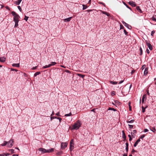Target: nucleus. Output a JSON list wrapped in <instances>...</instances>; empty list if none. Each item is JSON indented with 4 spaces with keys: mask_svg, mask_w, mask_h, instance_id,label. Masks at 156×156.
I'll return each mask as SVG.
<instances>
[{
    "mask_svg": "<svg viewBox=\"0 0 156 156\" xmlns=\"http://www.w3.org/2000/svg\"><path fill=\"white\" fill-rule=\"evenodd\" d=\"M81 125L80 121L79 120H77L73 125V129H79Z\"/></svg>",
    "mask_w": 156,
    "mask_h": 156,
    "instance_id": "obj_1",
    "label": "nucleus"
},
{
    "mask_svg": "<svg viewBox=\"0 0 156 156\" xmlns=\"http://www.w3.org/2000/svg\"><path fill=\"white\" fill-rule=\"evenodd\" d=\"M11 14L13 16H14L13 21L14 22H19V19L20 18V16L19 15L14 11H12L11 12Z\"/></svg>",
    "mask_w": 156,
    "mask_h": 156,
    "instance_id": "obj_2",
    "label": "nucleus"
},
{
    "mask_svg": "<svg viewBox=\"0 0 156 156\" xmlns=\"http://www.w3.org/2000/svg\"><path fill=\"white\" fill-rule=\"evenodd\" d=\"M145 42L147 45L148 46L150 50H152L153 49V48L151 44L149 42V41L147 40L145 41Z\"/></svg>",
    "mask_w": 156,
    "mask_h": 156,
    "instance_id": "obj_3",
    "label": "nucleus"
},
{
    "mask_svg": "<svg viewBox=\"0 0 156 156\" xmlns=\"http://www.w3.org/2000/svg\"><path fill=\"white\" fill-rule=\"evenodd\" d=\"M68 143L66 142H62L61 144V148L62 149H64L67 146Z\"/></svg>",
    "mask_w": 156,
    "mask_h": 156,
    "instance_id": "obj_4",
    "label": "nucleus"
},
{
    "mask_svg": "<svg viewBox=\"0 0 156 156\" xmlns=\"http://www.w3.org/2000/svg\"><path fill=\"white\" fill-rule=\"evenodd\" d=\"M14 141L12 139H11L8 142L7 146L9 147H11Z\"/></svg>",
    "mask_w": 156,
    "mask_h": 156,
    "instance_id": "obj_5",
    "label": "nucleus"
},
{
    "mask_svg": "<svg viewBox=\"0 0 156 156\" xmlns=\"http://www.w3.org/2000/svg\"><path fill=\"white\" fill-rule=\"evenodd\" d=\"M122 23L125 26H126L127 28H128L129 29H131L132 27L131 26L129 25L128 24L126 23L124 21H122Z\"/></svg>",
    "mask_w": 156,
    "mask_h": 156,
    "instance_id": "obj_6",
    "label": "nucleus"
},
{
    "mask_svg": "<svg viewBox=\"0 0 156 156\" xmlns=\"http://www.w3.org/2000/svg\"><path fill=\"white\" fill-rule=\"evenodd\" d=\"M128 3L129 4V5H131L133 7H135L136 5V3H135V2H134L133 1H131L130 2H128Z\"/></svg>",
    "mask_w": 156,
    "mask_h": 156,
    "instance_id": "obj_7",
    "label": "nucleus"
},
{
    "mask_svg": "<svg viewBox=\"0 0 156 156\" xmlns=\"http://www.w3.org/2000/svg\"><path fill=\"white\" fill-rule=\"evenodd\" d=\"M115 104L114 103H112V104L114 105H115L116 106H117L119 105H120V102L119 101L117 100H115Z\"/></svg>",
    "mask_w": 156,
    "mask_h": 156,
    "instance_id": "obj_8",
    "label": "nucleus"
},
{
    "mask_svg": "<svg viewBox=\"0 0 156 156\" xmlns=\"http://www.w3.org/2000/svg\"><path fill=\"white\" fill-rule=\"evenodd\" d=\"M39 150L42 152L43 153H47V150L43 148H39Z\"/></svg>",
    "mask_w": 156,
    "mask_h": 156,
    "instance_id": "obj_9",
    "label": "nucleus"
},
{
    "mask_svg": "<svg viewBox=\"0 0 156 156\" xmlns=\"http://www.w3.org/2000/svg\"><path fill=\"white\" fill-rule=\"evenodd\" d=\"M148 73V68L147 67L145 68V70L144 73V75L146 76Z\"/></svg>",
    "mask_w": 156,
    "mask_h": 156,
    "instance_id": "obj_10",
    "label": "nucleus"
},
{
    "mask_svg": "<svg viewBox=\"0 0 156 156\" xmlns=\"http://www.w3.org/2000/svg\"><path fill=\"white\" fill-rule=\"evenodd\" d=\"M146 98H147L146 94H144L142 97V103H144V99H146Z\"/></svg>",
    "mask_w": 156,
    "mask_h": 156,
    "instance_id": "obj_11",
    "label": "nucleus"
},
{
    "mask_svg": "<svg viewBox=\"0 0 156 156\" xmlns=\"http://www.w3.org/2000/svg\"><path fill=\"white\" fill-rule=\"evenodd\" d=\"M100 11L102 13L106 15L107 16H110V14L109 13L102 10H100Z\"/></svg>",
    "mask_w": 156,
    "mask_h": 156,
    "instance_id": "obj_12",
    "label": "nucleus"
},
{
    "mask_svg": "<svg viewBox=\"0 0 156 156\" xmlns=\"http://www.w3.org/2000/svg\"><path fill=\"white\" fill-rule=\"evenodd\" d=\"M6 60V58L4 57L0 58V62H4Z\"/></svg>",
    "mask_w": 156,
    "mask_h": 156,
    "instance_id": "obj_13",
    "label": "nucleus"
},
{
    "mask_svg": "<svg viewBox=\"0 0 156 156\" xmlns=\"http://www.w3.org/2000/svg\"><path fill=\"white\" fill-rule=\"evenodd\" d=\"M122 137L125 140L126 139V136L125 133L124 131L122 130Z\"/></svg>",
    "mask_w": 156,
    "mask_h": 156,
    "instance_id": "obj_14",
    "label": "nucleus"
},
{
    "mask_svg": "<svg viewBox=\"0 0 156 156\" xmlns=\"http://www.w3.org/2000/svg\"><path fill=\"white\" fill-rule=\"evenodd\" d=\"M140 141V139H138L134 143V147H136L137 146V145L138 144L139 142Z\"/></svg>",
    "mask_w": 156,
    "mask_h": 156,
    "instance_id": "obj_15",
    "label": "nucleus"
},
{
    "mask_svg": "<svg viewBox=\"0 0 156 156\" xmlns=\"http://www.w3.org/2000/svg\"><path fill=\"white\" fill-rule=\"evenodd\" d=\"M72 18V17H70L67 18L65 19H64V21L65 22H69L71 20Z\"/></svg>",
    "mask_w": 156,
    "mask_h": 156,
    "instance_id": "obj_16",
    "label": "nucleus"
},
{
    "mask_svg": "<svg viewBox=\"0 0 156 156\" xmlns=\"http://www.w3.org/2000/svg\"><path fill=\"white\" fill-rule=\"evenodd\" d=\"M148 106L146 105L145 108L143 106H142V112L143 113L145 112V109Z\"/></svg>",
    "mask_w": 156,
    "mask_h": 156,
    "instance_id": "obj_17",
    "label": "nucleus"
},
{
    "mask_svg": "<svg viewBox=\"0 0 156 156\" xmlns=\"http://www.w3.org/2000/svg\"><path fill=\"white\" fill-rule=\"evenodd\" d=\"M136 9L137 11H138L140 12V13H142V12L141 9L140 8V7L139 6H137L136 7Z\"/></svg>",
    "mask_w": 156,
    "mask_h": 156,
    "instance_id": "obj_18",
    "label": "nucleus"
},
{
    "mask_svg": "<svg viewBox=\"0 0 156 156\" xmlns=\"http://www.w3.org/2000/svg\"><path fill=\"white\" fill-rule=\"evenodd\" d=\"M74 145H70L69 149L71 151H72L74 149Z\"/></svg>",
    "mask_w": 156,
    "mask_h": 156,
    "instance_id": "obj_19",
    "label": "nucleus"
},
{
    "mask_svg": "<svg viewBox=\"0 0 156 156\" xmlns=\"http://www.w3.org/2000/svg\"><path fill=\"white\" fill-rule=\"evenodd\" d=\"M54 151V149L53 148H52L49 149H48L47 150V153H50L51 152H53Z\"/></svg>",
    "mask_w": 156,
    "mask_h": 156,
    "instance_id": "obj_20",
    "label": "nucleus"
},
{
    "mask_svg": "<svg viewBox=\"0 0 156 156\" xmlns=\"http://www.w3.org/2000/svg\"><path fill=\"white\" fill-rule=\"evenodd\" d=\"M12 66H13L18 67L20 66V64H19V63H18V64L14 63L12 65Z\"/></svg>",
    "mask_w": 156,
    "mask_h": 156,
    "instance_id": "obj_21",
    "label": "nucleus"
},
{
    "mask_svg": "<svg viewBox=\"0 0 156 156\" xmlns=\"http://www.w3.org/2000/svg\"><path fill=\"white\" fill-rule=\"evenodd\" d=\"M51 66V65H50V64H49L48 65H45V66H44L43 68L44 69H46L48 68H49Z\"/></svg>",
    "mask_w": 156,
    "mask_h": 156,
    "instance_id": "obj_22",
    "label": "nucleus"
},
{
    "mask_svg": "<svg viewBox=\"0 0 156 156\" xmlns=\"http://www.w3.org/2000/svg\"><path fill=\"white\" fill-rule=\"evenodd\" d=\"M4 143L3 144H1L2 146H5L6 145H7L8 143V142L6 141H4Z\"/></svg>",
    "mask_w": 156,
    "mask_h": 156,
    "instance_id": "obj_23",
    "label": "nucleus"
},
{
    "mask_svg": "<svg viewBox=\"0 0 156 156\" xmlns=\"http://www.w3.org/2000/svg\"><path fill=\"white\" fill-rule=\"evenodd\" d=\"M113 110L114 112L116 111H117V110L116 109H115L113 108H110V107H109L108 110Z\"/></svg>",
    "mask_w": 156,
    "mask_h": 156,
    "instance_id": "obj_24",
    "label": "nucleus"
},
{
    "mask_svg": "<svg viewBox=\"0 0 156 156\" xmlns=\"http://www.w3.org/2000/svg\"><path fill=\"white\" fill-rule=\"evenodd\" d=\"M134 122V119H132L130 121L127 120L126 121V122L127 123H133V122Z\"/></svg>",
    "mask_w": 156,
    "mask_h": 156,
    "instance_id": "obj_25",
    "label": "nucleus"
},
{
    "mask_svg": "<svg viewBox=\"0 0 156 156\" xmlns=\"http://www.w3.org/2000/svg\"><path fill=\"white\" fill-rule=\"evenodd\" d=\"M136 130H133V132H131V134L132 136H133V135H134L135 133H136Z\"/></svg>",
    "mask_w": 156,
    "mask_h": 156,
    "instance_id": "obj_26",
    "label": "nucleus"
},
{
    "mask_svg": "<svg viewBox=\"0 0 156 156\" xmlns=\"http://www.w3.org/2000/svg\"><path fill=\"white\" fill-rule=\"evenodd\" d=\"M77 75L79 76L82 77V78H83V77L85 76L84 75H83L80 74H77Z\"/></svg>",
    "mask_w": 156,
    "mask_h": 156,
    "instance_id": "obj_27",
    "label": "nucleus"
},
{
    "mask_svg": "<svg viewBox=\"0 0 156 156\" xmlns=\"http://www.w3.org/2000/svg\"><path fill=\"white\" fill-rule=\"evenodd\" d=\"M83 10H84L85 9H87V5H85L84 4H83Z\"/></svg>",
    "mask_w": 156,
    "mask_h": 156,
    "instance_id": "obj_28",
    "label": "nucleus"
},
{
    "mask_svg": "<svg viewBox=\"0 0 156 156\" xmlns=\"http://www.w3.org/2000/svg\"><path fill=\"white\" fill-rule=\"evenodd\" d=\"M41 73V72H36L35 74H34V76H36L37 75H38L40 74Z\"/></svg>",
    "mask_w": 156,
    "mask_h": 156,
    "instance_id": "obj_29",
    "label": "nucleus"
},
{
    "mask_svg": "<svg viewBox=\"0 0 156 156\" xmlns=\"http://www.w3.org/2000/svg\"><path fill=\"white\" fill-rule=\"evenodd\" d=\"M72 115V113L71 112H70L69 114H66L65 115V116H69Z\"/></svg>",
    "mask_w": 156,
    "mask_h": 156,
    "instance_id": "obj_30",
    "label": "nucleus"
},
{
    "mask_svg": "<svg viewBox=\"0 0 156 156\" xmlns=\"http://www.w3.org/2000/svg\"><path fill=\"white\" fill-rule=\"evenodd\" d=\"M123 4L128 8L129 9L131 10V8L125 2H123Z\"/></svg>",
    "mask_w": 156,
    "mask_h": 156,
    "instance_id": "obj_31",
    "label": "nucleus"
},
{
    "mask_svg": "<svg viewBox=\"0 0 156 156\" xmlns=\"http://www.w3.org/2000/svg\"><path fill=\"white\" fill-rule=\"evenodd\" d=\"M62 151H60L57 153V154L58 155H60L62 153Z\"/></svg>",
    "mask_w": 156,
    "mask_h": 156,
    "instance_id": "obj_32",
    "label": "nucleus"
},
{
    "mask_svg": "<svg viewBox=\"0 0 156 156\" xmlns=\"http://www.w3.org/2000/svg\"><path fill=\"white\" fill-rule=\"evenodd\" d=\"M110 82L111 84H116L118 83L116 82L111 81Z\"/></svg>",
    "mask_w": 156,
    "mask_h": 156,
    "instance_id": "obj_33",
    "label": "nucleus"
},
{
    "mask_svg": "<svg viewBox=\"0 0 156 156\" xmlns=\"http://www.w3.org/2000/svg\"><path fill=\"white\" fill-rule=\"evenodd\" d=\"M15 22V27H16L18 25V23L19 22Z\"/></svg>",
    "mask_w": 156,
    "mask_h": 156,
    "instance_id": "obj_34",
    "label": "nucleus"
},
{
    "mask_svg": "<svg viewBox=\"0 0 156 156\" xmlns=\"http://www.w3.org/2000/svg\"><path fill=\"white\" fill-rule=\"evenodd\" d=\"M152 19L154 21L156 22V16H153L152 18Z\"/></svg>",
    "mask_w": 156,
    "mask_h": 156,
    "instance_id": "obj_35",
    "label": "nucleus"
},
{
    "mask_svg": "<svg viewBox=\"0 0 156 156\" xmlns=\"http://www.w3.org/2000/svg\"><path fill=\"white\" fill-rule=\"evenodd\" d=\"M57 63L56 62H51V63L50 64V65H51V66H54L55 64H56Z\"/></svg>",
    "mask_w": 156,
    "mask_h": 156,
    "instance_id": "obj_36",
    "label": "nucleus"
},
{
    "mask_svg": "<svg viewBox=\"0 0 156 156\" xmlns=\"http://www.w3.org/2000/svg\"><path fill=\"white\" fill-rule=\"evenodd\" d=\"M130 104H131L130 102H129V110L130 111L131 110V109H132V107L130 106Z\"/></svg>",
    "mask_w": 156,
    "mask_h": 156,
    "instance_id": "obj_37",
    "label": "nucleus"
},
{
    "mask_svg": "<svg viewBox=\"0 0 156 156\" xmlns=\"http://www.w3.org/2000/svg\"><path fill=\"white\" fill-rule=\"evenodd\" d=\"M73 140L72 139L71 140L70 142V145H74V144L73 143Z\"/></svg>",
    "mask_w": 156,
    "mask_h": 156,
    "instance_id": "obj_38",
    "label": "nucleus"
},
{
    "mask_svg": "<svg viewBox=\"0 0 156 156\" xmlns=\"http://www.w3.org/2000/svg\"><path fill=\"white\" fill-rule=\"evenodd\" d=\"M155 32V31L154 30H153L151 31V35L152 36H153V35H154V34Z\"/></svg>",
    "mask_w": 156,
    "mask_h": 156,
    "instance_id": "obj_39",
    "label": "nucleus"
},
{
    "mask_svg": "<svg viewBox=\"0 0 156 156\" xmlns=\"http://www.w3.org/2000/svg\"><path fill=\"white\" fill-rule=\"evenodd\" d=\"M28 18H29V17L27 16H26L25 15L24 20H25L26 21H27L28 20Z\"/></svg>",
    "mask_w": 156,
    "mask_h": 156,
    "instance_id": "obj_40",
    "label": "nucleus"
},
{
    "mask_svg": "<svg viewBox=\"0 0 156 156\" xmlns=\"http://www.w3.org/2000/svg\"><path fill=\"white\" fill-rule=\"evenodd\" d=\"M128 126L130 129H131L133 128V126L130 124H128Z\"/></svg>",
    "mask_w": 156,
    "mask_h": 156,
    "instance_id": "obj_41",
    "label": "nucleus"
},
{
    "mask_svg": "<svg viewBox=\"0 0 156 156\" xmlns=\"http://www.w3.org/2000/svg\"><path fill=\"white\" fill-rule=\"evenodd\" d=\"M124 32L125 35H127L128 33L126 31L125 29L124 30Z\"/></svg>",
    "mask_w": 156,
    "mask_h": 156,
    "instance_id": "obj_42",
    "label": "nucleus"
},
{
    "mask_svg": "<svg viewBox=\"0 0 156 156\" xmlns=\"http://www.w3.org/2000/svg\"><path fill=\"white\" fill-rule=\"evenodd\" d=\"M20 3L18 1H17L15 3L17 5H19Z\"/></svg>",
    "mask_w": 156,
    "mask_h": 156,
    "instance_id": "obj_43",
    "label": "nucleus"
},
{
    "mask_svg": "<svg viewBox=\"0 0 156 156\" xmlns=\"http://www.w3.org/2000/svg\"><path fill=\"white\" fill-rule=\"evenodd\" d=\"M124 28L123 26L121 24L120 25V29H123Z\"/></svg>",
    "mask_w": 156,
    "mask_h": 156,
    "instance_id": "obj_44",
    "label": "nucleus"
},
{
    "mask_svg": "<svg viewBox=\"0 0 156 156\" xmlns=\"http://www.w3.org/2000/svg\"><path fill=\"white\" fill-rule=\"evenodd\" d=\"M145 136V135H142L140 137V139H142Z\"/></svg>",
    "mask_w": 156,
    "mask_h": 156,
    "instance_id": "obj_45",
    "label": "nucleus"
},
{
    "mask_svg": "<svg viewBox=\"0 0 156 156\" xmlns=\"http://www.w3.org/2000/svg\"><path fill=\"white\" fill-rule=\"evenodd\" d=\"M145 67H146V65H143L141 67V69H142V70H143L144 69V68Z\"/></svg>",
    "mask_w": 156,
    "mask_h": 156,
    "instance_id": "obj_46",
    "label": "nucleus"
},
{
    "mask_svg": "<svg viewBox=\"0 0 156 156\" xmlns=\"http://www.w3.org/2000/svg\"><path fill=\"white\" fill-rule=\"evenodd\" d=\"M4 154V156L5 155V156H7L9 155L10 154L9 153H3Z\"/></svg>",
    "mask_w": 156,
    "mask_h": 156,
    "instance_id": "obj_47",
    "label": "nucleus"
},
{
    "mask_svg": "<svg viewBox=\"0 0 156 156\" xmlns=\"http://www.w3.org/2000/svg\"><path fill=\"white\" fill-rule=\"evenodd\" d=\"M18 8L20 10V11H21V7L20 6H18Z\"/></svg>",
    "mask_w": 156,
    "mask_h": 156,
    "instance_id": "obj_48",
    "label": "nucleus"
},
{
    "mask_svg": "<svg viewBox=\"0 0 156 156\" xmlns=\"http://www.w3.org/2000/svg\"><path fill=\"white\" fill-rule=\"evenodd\" d=\"M56 115L58 116H61L60 115V113H59V112H57V113H56Z\"/></svg>",
    "mask_w": 156,
    "mask_h": 156,
    "instance_id": "obj_49",
    "label": "nucleus"
},
{
    "mask_svg": "<svg viewBox=\"0 0 156 156\" xmlns=\"http://www.w3.org/2000/svg\"><path fill=\"white\" fill-rule=\"evenodd\" d=\"M10 151H11V152L12 153H14V150L13 149H11L10 150Z\"/></svg>",
    "mask_w": 156,
    "mask_h": 156,
    "instance_id": "obj_50",
    "label": "nucleus"
},
{
    "mask_svg": "<svg viewBox=\"0 0 156 156\" xmlns=\"http://www.w3.org/2000/svg\"><path fill=\"white\" fill-rule=\"evenodd\" d=\"M148 131V129H144V132H147Z\"/></svg>",
    "mask_w": 156,
    "mask_h": 156,
    "instance_id": "obj_51",
    "label": "nucleus"
},
{
    "mask_svg": "<svg viewBox=\"0 0 156 156\" xmlns=\"http://www.w3.org/2000/svg\"><path fill=\"white\" fill-rule=\"evenodd\" d=\"M136 152V151L135 150H134V149H133L132 151H131L132 153V154H133L134 152Z\"/></svg>",
    "mask_w": 156,
    "mask_h": 156,
    "instance_id": "obj_52",
    "label": "nucleus"
},
{
    "mask_svg": "<svg viewBox=\"0 0 156 156\" xmlns=\"http://www.w3.org/2000/svg\"><path fill=\"white\" fill-rule=\"evenodd\" d=\"M37 66L33 67V68L32 69L33 70H35L37 69Z\"/></svg>",
    "mask_w": 156,
    "mask_h": 156,
    "instance_id": "obj_53",
    "label": "nucleus"
},
{
    "mask_svg": "<svg viewBox=\"0 0 156 156\" xmlns=\"http://www.w3.org/2000/svg\"><path fill=\"white\" fill-rule=\"evenodd\" d=\"M115 95V91H113L112 94V95Z\"/></svg>",
    "mask_w": 156,
    "mask_h": 156,
    "instance_id": "obj_54",
    "label": "nucleus"
},
{
    "mask_svg": "<svg viewBox=\"0 0 156 156\" xmlns=\"http://www.w3.org/2000/svg\"><path fill=\"white\" fill-rule=\"evenodd\" d=\"M5 8L7 9L8 10H10V8L8 7V6H6L5 7Z\"/></svg>",
    "mask_w": 156,
    "mask_h": 156,
    "instance_id": "obj_55",
    "label": "nucleus"
},
{
    "mask_svg": "<svg viewBox=\"0 0 156 156\" xmlns=\"http://www.w3.org/2000/svg\"><path fill=\"white\" fill-rule=\"evenodd\" d=\"M146 51L148 54H149L150 53L149 50L148 49H147Z\"/></svg>",
    "mask_w": 156,
    "mask_h": 156,
    "instance_id": "obj_56",
    "label": "nucleus"
},
{
    "mask_svg": "<svg viewBox=\"0 0 156 156\" xmlns=\"http://www.w3.org/2000/svg\"><path fill=\"white\" fill-rule=\"evenodd\" d=\"M126 147H128L129 144L128 142H126Z\"/></svg>",
    "mask_w": 156,
    "mask_h": 156,
    "instance_id": "obj_57",
    "label": "nucleus"
},
{
    "mask_svg": "<svg viewBox=\"0 0 156 156\" xmlns=\"http://www.w3.org/2000/svg\"><path fill=\"white\" fill-rule=\"evenodd\" d=\"M57 119H58L59 120L60 122H61V120L62 119L60 117H58Z\"/></svg>",
    "mask_w": 156,
    "mask_h": 156,
    "instance_id": "obj_58",
    "label": "nucleus"
},
{
    "mask_svg": "<svg viewBox=\"0 0 156 156\" xmlns=\"http://www.w3.org/2000/svg\"><path fill=\"white\" fill-rule=\"evenodd\" d=\"M123 81H124V80L121 81L119 82V84H121V83H123Z\"/></svg>",
    "mask_w": 156,
    "mask_h": 156,
    "instance_id": "obj_59",
    "label": "nucleus"
},
{
    "mask_svg": "<svg viewBox=\"0 0 156 156\" xmlns=\"http://www.w3.org/2000/svg\"><path fill=\"white\" fill-rule=\"evenodd\" d=\"M126 152H127L128 151V147H126Z\"/></svg>",
    "mask_w": 156,
    "mask_h": 156,
    "instance_id": "obj_60",
    "label": "nucleus"
},
{
    "mask_svg": "<svg viewBox=\"0 0 156 156\" xmlns=\"http://www.w3.org/2000/svg\"><path fill=\"white\" fill-rule=\"evenodd\" d=\"M54 119V117H52V116H51V120H52V119Z\"/></svg>",
    "mask_w": 156,
    "mask_h": 156,
    "instance_id": "obj_61",
    "label": "nucleus"
},
{
    "mask_svg": "<svg viewBox=\"0 0 156 156\" xmlns=\"http://www.w3.org/2000/svg\"><path fill=\"white\" fill-rule=\"evenodd\" d=\"M140 53H141V55L142 54V48H140Z\"/></svg>",
    "mask_w": 156,
    "mask_h": 156,
    "instance_id": "obj_62",
    "label": "nucleus"
},
{
    "mask_svg": "<svg viewBox=\"0 0 156 156\" xmlns=\"http://www.w3.org/2000/svg\"><path fill=\"white\" fill-rule=\"evenodd\" d=\"M135 72V70H132L131 72V74H133V73H134Z\"/></svg>",
    "mask_w": 156,
    "mask_h": 156,
    "instance_id": "obj_63",
    "label": "nucleus"
},
{
    "mask_svg": "<svg viewBox=\"0 0 156 156\" xmlns=\"http://www.w3.org/2000/svg\"><path fill=\"white\" fill-rule=\"evenodd\" d=\"M0 156H4V154H0Z\"/></svg>",
    "mask_w": 156,
    "mask_h": 156,
    "instance_id": "obj_64",
    "label": "nucleus"
}]
</instances>
